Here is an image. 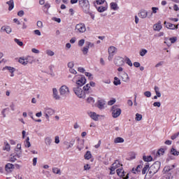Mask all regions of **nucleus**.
Here are the masks:
<instances>
[{"mask_svg": "<svg viewBox=\"0 0 179 179\" xmlns=\"http://www.w3.org/2000/svg\"><path fill=\"white\" fill-rule=\"evenodd\" d=\"M71 82L76 83L78 87H82L86 84V78L83 75H76L72 78Z\"/></svg>", "mask_w": 179, "mask_h": 179, "instance_id": "1", "label": "nucleus"}, {"mask_svg": "<svg viewBox=\"0 0 179 179\" xmlns=\"http://www.w3.org/2000/svg\"><path fill=\"white\" fill-rule=\"evenodd\" d=\"M160 162H155L148 169L150 177H153L160 170Z\"/></svg>", "mask_w": 179, "mask_h": 179, "instance_id": "2", "label": "nucleus"}, {"mask_svg": "<svg viewBox=\"0 0 179 179\" xmlns=\"http://www.w3.org/2000/svg\"><path fill=\"white\" fill-rule=\"evenodd\" d=\"M79 5L85 13H89L90 10V4L89 0H78Z\"/></svg>", "mask_w": 179, "mask_h": 179, "instance_id": "3", "label": "nucleus"}, {"mask_svg": "<svg viewBox=\"0 0 179 179\" xmlns=\"http://www.w3.org/2000/svg\"><path fill=\"white\" fill-rule=\"evenodd\" d=\"M111 111H112V117L113 118H118L119 115H121V108H118V106L114 105L111 108Z\"/></svg>", "mask_w": 179, "mask_h": 179, "instance_id": "4", "label": "nucleus"}, {"mask_svg": "<svg viewBox=\"0 0 179 179\" xmlns=\"http://www.w3.org/2000/svg\"><path fill=\"white\" fill-rule=\"evenodd\" d=\"M73 90L75 94H76V96H78V97H79L80 99L85 98V92H83L80 87H76L73 88Z\"/></svg>", "mask_w": 179, "mask_h": 179, "instance_id": "5", "label": "nucleus"}, {"mask_svg": "<svg viewBox=\"0 0 179 179\" xmlns=\"http://www.w3.org/2000/svg\"><path fill=\"white\" fill-rule=\"evenodd\" d=\"M75 30L76 33L82 34V33H85V31H86V26L83 23L77 24L76 25Z\"/></svg>", "mask_w": 179, "mask_h": 179, "instance_id": "6", "label": "nucleus"}, {"mask_svg": "<svg viewBox=\"0 0 179 179\" xmlns=\"http://www.w3.org/2000/svg\"><path fill=\"white\" fill-rule=\"evenodd\" d=\"M59 94L62 97H66L69 94V88L66 85H63L59 89Z\"/></svg>", "mask_w": 179, "mask_h": 179, "instance_id": "7", "label": "nucleus"}, {"mask_svg": "<svg viewBox=\"0 0 179 179\" xmlns=\"http://www.w3.org/2000/svg\"><path fill=\"white\" fill-rule=\"evenodd\" d=\"M114 64L117 66H124L125 62L124 61V58L120 56H117L114 59Z\"/></svg>", "mask_w": 179, "mask_h": 179, "instance_id": "8", "label": "nucleus"}, {"mask_svg": "<svg viewBox=\"0 0 179 179\" xmlns=\"http://www.w3.org/2000/svg\"><path fill=\"white\" fill-rule=\"evenodd\" d=\"M87 45H85L83 49L82 52L84 55H87V52H89V48L90 47H93V43L90 42H86Z\"/></svg>", "mask_w": 179, "mask_h": 179, "instance_id": "9", "label": "nucleus"}, {"mask_svg": "<svg viewBox=\"0 0 179 179\" xmlns=\"http://www.w3.org/2000/svg\"><path fill=\"white\" fill-rule=\"evenodd\" d=\"M10 156L11 157L10 158V162H11L12 163H15V162L17 161V159L22 157V151H20L15 155H11Z\"/></svg>", "mask_w": 179, "mask_h": 179, "instance_id": "10", "label": "nucleus"}, {"mask_svg": "<svg viewBox=\"0 0 179 179\" xmlns=\"http://www.w3.org/2000/svg\"><path fill=\"white\" fill-rule=\"evenodd\" d=\"M5 170L7 173H12L15 170V165L13 164L8 163L5 166Z\"/></svg>", "mask_w": 179, "mask_h": 179, "instance_id": "11", "label": "nucleus"}, {"mask_svg": "<svg viewBox=\"0 0 179 179\" xmlns=\"http://www.w3.org/2000/svg\"><path fill=\"white\" fill-rule=\"evenodd\" d=\"M106 106V101L101 99L97 101V107L99 110H104Z\"/></svg>", "mask_w": 179, "mask_h": 179, "instance_id": "12", "label": "nucleus"}, {"mask_svg": "<svg viewBox=\"0 0 179 179\" xmlns=\"http://www.w3.org/2000/svg\"><path fill=\"white\" fill-rule=\"evenodd\" d=\"M138 16L141 19H146L148 17V11L146 10H141L138 13Z\"/></svg>", "mask_w": 179, "mask_h": 179, "instance_id": "13", "label": "nucleus"}, {"mask_svg": "<svg viewBox=\"0 0 179 179\" xmlns=\"http://www.w3.org/2000/svg\"><path fill=\"white\" fill-rule=\"evenodd\" d=\"M154 30L155 31H160V30H162V21H158V22L157 24H154Z\"/></svg>", "mask_w": 179, "mask_h": 179, "instance_id": "14", "label": "nucleus"}, {"mask_svg": "<svg viewBox=\"0 0 179 179\" xmlns=\"http://www.w3.org/2000/svg\"><path fill=\"white\" fill-rule=\"evenodd\" d=\"M88 114H89L90 117H91V118L92 120H94V121H99V117H100L99 115H98L97 113H96L94 112H90Z\"/></svg>", "mask_w": 179, "mask_h": 179, "instance_id": "15", "label": "nucleus"}, {"mask_svg": "<svg viewBox=\"0 0 179 179\" xmlns=\"http://www.w3.org/2000/svg\"><path fill=\"white\" fill-rule=\"evenodd\" d=\"M164 24L166 26V29H170L171 30H176V25L173 24L165 21L164 22Z\"/></svg>", "mask_w": 179, "mask_h": 179, "instance_id": "16", "label": "nucleus"}, {"mask_svg": "<svg viewBox=\"0 0 179 179\" xmlns=\"http://www.w3.org/2000/svg\"><path fill=\"white\" fill-rule=\"evenodd\" d=\"M1 31H6L7 34H10V33H12V28H10L9 26H3L1 27Z\"/></svg>", "mask_w": 179, "mask_h": 179, "instance_id": "17", "label": "nucleus"}, {"mask_svg": "<svg viewBox=\"0 0 179 179\" xmlns=\"http://www.w3.org/2000/svg\"><path fill=\"white\" fill-rule=\"evenodd\" d=\"M51 8V5L47 2L45 3V5L43 6V10L45 15H48V8Z\"/></svg>", "mask_w": 179, "mask_h": 179, "instance_id": "18", "label": "nucleus"}, {"mask_svg": "<svg viewBox=\"0 0 179 179\" xmlns=\"http://www.w3.org/2000/svg\"><path fill=\"white\" fill-rule=\"evenodd\" d=\"M6 4L8 5V10H12L15 8V2L13 0H10L6 2Z\"/></svg>", "mask_w": 179, "mask_h": 179, "instance_id": "19", "label": "nucleus"}, {"mask_svg": "<svg viewBox=\"0 0 179 179\" xmlns=\"http://www.w3.org/2000/svg\"><path fill=\"white\" fill-rule=\"evenodd\" d=\"M52 92H53V97L54 99H55V100H59V99H61L59 95H58V90H57V88H53Z\"/></svg>", "mask_w": 179, "mask_h": 179, "instance_id": "20", "label": "nucleus"}, {"mask_svg": "<svg viewBox=\"0 0 179 179\" xmlns=\"http://www.w3.org/2000/svg\"><path fill=\"white\" fill-rule=\"evenodd\" d=\"M116 51H117V48H115L114 46H110L108 49V54H110V55H114V54H115Z\"/></svg>", "mask_w": 179, "mask_h": 179, "instance_id": "21", "label": "nucleus"}, {"mask_svg": "<svg viewBox=\"0 0 179 179\" xmlns=\"http://www.w3.org/2000/svg\"><path fill=\"white\" fill-rule=\"evenodd\" d=\"M116 173L117 176H119V177H122V178L125 177V172L122 171V169H117Z\"/></svg>", "mask_w": 179, "mask_h": 179, "instance_id": "22", "label": "nucleus"}, {"mask_svg": "<svg viewBox=\"0 0 179 179\" xmlns=\"http://www.w3.org/2000/svg\"><path fill=\"white\" fill-rule=\"evenodd\" d=\"M8 71L10 73L12 72H15V71H16V69L12 67V66H6L5 67L3 68L2 71Z\"/></svg>", "mask_w": 179, "mask_h": 179, "instance_id": "23", "label": "nucleus"}, {"mask_svg": "<svg viewBox=\"0 0 179 179\" xmlns=\"http://www.w3.org/2000/svg\"><path fill=\"white\" fill-rule=\"evenodd\" d=\"M20 64H22V65H27L29 64V61H27V59L24 57H21L19 59Z\"/></svg>", "mask_w": 179, "mask_h": 179, "instance_id": "24", "label": "nucleus"}, {"mask_svg": "<svg viewBox=\"0 0 179 179\" xmlns=\"http://www.w3.org/2000/svg\"><path fill=\"white\" fill-rule=\"evenodd\" d=\"M124 140L122 137H117L114 139V143H124Z\"/></svg>", "mask_w": 179, "mask_h": 179, "instance_id": "25", "label": "nucleus"}, {"mask_svg": "<svg viewBox=\"0 0 179 179\" xmlns=\"http://www.w3.org/2000/svg\"><path fill=\"white\" fill-rule=\"evenodd\" d=\"M154 90L156 93V96L158 97H162V93H160V89L157 86H155Z\"/></svg>", "mask_w": 179, "mask_h": 179, "instance_id": "26", "label": "nucleus"}, {"mask_svg": "<svg viewBox=\"0 0 179 179\" xmlns=\"http://www.w3.org/2000/svg\"><path fill=\"white\" fill-rule=\"evenodd\" d=\"M96 9L98 12H100V13H101L103 12H105V10H107V6H101L99 7H96Z\"/></svg>", "mask_w": 179, "mask_h": 179, "instance_id": "27", "label": "nucleus"}, {"mask_svg": "<svg viewBox=\"0 0 179 179\" xmlns=\"http://www.w3.org/2000/svg\"><path fill=\"white\" fill-rule=\"evenodd\" d=\"M84 157L86 160H90V159H92V152L90 151H87Z\"/></svg>", "mask_w": 179, "mask_h": 179, "instance_id": "28", "label": "nucleus"}, {"mask_svg": "<svg viewBox=\"0 0 179 179\" xmlns=\"http://www.w3.org/2000/svg\"><path fill=\"white\" fill-rule=\"evenodd\" d=\"M52 142V139H51V137H46L45 138V143L47 145V146H50Z\"/></svg>", "mask_w": 179, "mask_h": 179, "instance_id": "29", "label": "nucleus"}, {"mask_svg": "<svg viewBox=\"0 0 179 179\" xmlns=\"http://www.w3.org/2000/svg\"><path fill=\"white\" fill-rule=\"evenodd\" d=\"M149 169H150L149 164H146L142 170V174H146V173L149 171Z\"/></svg>", "mask_w": 179, "mask_h": 179, "instance_id": "30", "label": "nucleus"}, {"mask_svg": "<svg viewBox=\"0 0 179 179\" xmlns=\"http://www.w3.org/2000/svg\"><path fill=\"white\" fill-rule=\"evenodd\" d=\"M113 84L115 85V86H118V85H121V80L117 77H115Z\"/></svg>", "mask_w": 179, "mask_h": 179, "instance_id": "31", "label": "nucleus"}, {"mask_svg": "<svg viewBox=\"0 0 179 179\" xmlns=\"http://www.w3.org/2000/svg\"><path fill=\"white\" fill-rule=\"evenodd\" d=\"M54 113H55L54 111V110H52L50 108H46L45 110V114H49L50 115H52L54 114Z\"/></svg>", "mask_w": 179, "mask_h": 179, "instance_id": "32", "label": "nucleus"}, {"mask_svg": "<svg viewBox=\"0 0 179 179\" xmlns=\"http://www.w3.org/2000/svg\"><path fill=\"white\" fill-rule=\"evenodd\" d=\"M110 8L113 10H117V9H118V4L114 2L110 3Z\"/></svg>", "mask_w": 179, "mask_h": 179, "instance_id": "33", "label": "nucleus"}, {"mask_svg": "<svg viewBox=\"0 0 179 179\" xmlns=\"http://www.w3.org/2000/svg\"><path fill=\"white\" fill-rule=\"evenodd\" d=\"M143 160H144V162H152V160H153V157H152V156H143Z\"/></svg>", "mask_w": 179, "mask_h": 179, "instance_id": "34", "label": "nucleus"}, {"mask_svg": "<svg viewBox=\"0 0 179 179\" xmlns=\"http://www.w3.org/2000/svg\"><path fill=\"white\" fill-rule=\"evenodd\" d=\"M24 146L25 148H30L31 146V144L30 143V138L27 137L25 142H24Z\"/></svg>", "mask_w": 179, "mask_h": 179, "instance_id": "35", "label": "nucleus"}, {"mask_svg": "<svg viewBox=\"0 0 179 179\" xmlns=\"http://www.w3.org/2000/svg\"><path fill=\"white\" fill-rule=\"evenodd\" d=\"M171 153L173 156H178L179 155V152H178L177 150H176L174 148H171Z\"/></svg>", "mask_w": 179, "mask_h": 179, "instance_id": "36", "label": "nucleus"}, {"mask_svg": "<svg viewBox=\"0 0 179 179\" xmlns=\"http://www.w3.org/2000/svg\"><path fill=\"white\" fill-rule=\"evenodd\" d=\"M121 166V164H120V161L116 160L113 164L112 166L115 167V169H118V167Z\"/></svg>", "mask_w": 179, "mask_h": 179, "instance_id": "37", "label": "nucleus"}, {"mask_svg": "<svg viewBox=\"0 0 179 179\" xmlns=\"http://www.w3.org/2000/svg\"><path fill=\"white\" fill-rule=\"evenodd\" d=\"M46 54L49 57H54V55H55V53L51 50H46Z\"/></svg>", "mask_w": 179, "mask_h": 179, "instance_id": "38", "label": "nucleus"}, {"mask_svg": "<svg viewBox=\"0 0 179 179\" xmlns=\"http://www.w3.org/2000/svg\"><path fill=\"white\" fill-rule=\"evenodd\" d=\"M52 173H54L55 174L61 175V169H59L58 168H53L52 169Z\"/></svg>", "mask_w": 179, "mask_h": 179, "instance_id": "39", "label": "nucleus"}, {"mask_svg": "<svg viewBox=\"0 0 179 179\" xmlns=\"http://www.w3.org/2000/svg\"><path fill=\"white\" fill-rule=\"evenodd\" d=\"M14 41L15 43H16V44H17V45H19L20 47H23V43L22 41H20V40L17 39V38H14Z\"/></svg>", "mask_w": 179, "mask_h": 179, "instance_id": "40", "label": "nucleus"}, {"mask_svg": "<svg viewBox=\"0 0 179 179\" xmlns=\"http://www.w3.org/2000/svg\"><path fill=\"white\" fill-rule=\"evenodd\" d=\"M3 150L9 152V150H10V145H9V143H5V146L3 148Z\"/></svg>", "mask_w": 179, "mask_h": 179, "instance_id": "41", "label": "nucleus"}, {"mask_svg": "<svg viewBox=\"0 0 179 179\" xmlns=\"http://www.w3.org/2000/svg\"><path fill=\"white\" fill-rule=\"evenodd\" d=\"M148 54V50L145 49H143L140 51V55L141 57H145Z\"/></svg>", "mask_w": 179, "mask_h": 179, "instance_id": "42", "label": "nucleus"}, {"mask_svg": "<svg viewBox=\"0 0 179 179\" xmlns=\"http://www.w3.org/2000/svg\"><path fill=\"white\" fill-rule=\"evenodd\" d=\"M157 155H158L159 156H163L164 155V148L159 149L157 151Z\"/></svg>", "mask_w": 179, "mask_h": 179, "instance_id": "43", "label": "nucleus"}, {"mask_svg": "<svg viewBox=\"0 0 179 179\" xmlns=\"http://www.w3.org/2000/svg\"><path fill=\"white\" fill-rule=\"evenodd\" d=\"M164 179H171L173 178V176H171V173H166L165 176H163Z\"/></svg>", "mask_w": 179, "mask_h": 179, "instance_id": "44", "label": "nucleus"}, {"mask_svg": "<svg viewBox=\"0 0 179 179\" xmlns=\"http://www.w3.org/2000/svg\"><path fill=\"white\" fill-rule=\"evenodd\" d=\"M135 120L136 121H141L142 120V115L136 113Z\"/></svg>", "mask_w": 179, "mask_h": 179, "instance_id": "45", "label": "nucleus"}, {"mask_svg": "<svg viewBox=\"0 0 179 179\" xmlns=\"http://www.w3.org/2000/svg\"><path fill=\"white\" fill-rule=\"evenodd\" d=\"M126 64H127V65H129V66H132V62L131 61V59L129 57H126Z\"/></svg>", "mask_w": 179, "mask_h": 179, "instance_id": "46", "label": "nucleus"}, {"mask_svg": "<svg viewBox=\"0 0 179 179\" xmlns=\"http://www.w3.org/2000/svg\"><path fill=\"white\" fill-rule=\"evenodd\" d=\"M144 96H145V97H151L152 92H150V91H146L144 92Z\"/></svg>", "mask_w": 179, "mask_h": 179, "instance_id": "47", "label": "nucleus"}, {"mask_svg": "<svg viewBox=\"0 0 179 179\" xmlns=\"http://www.w3.org/2000/svg\"><path fill=\"white\" fill-rule=\"evenodd\" d=\"M67 66H68V68H69V69H71L73 68V66H75V64H73V62H70L68 63Z\"/></svg>", "mask_w": 179, "mask_h": 179, "instance_id": "48", "label": "nucleus"}, {"mask_svg": "<svg viewBox=\"0 0 179 179\" xmlns=\"http://www.w3.org/2000/svg\"><path fill=\"white\" fill-rule=\"evenodd\" d=\"M89 89H90V85L87 84L85 86L83 87L84 92H88Z\"/></svg>", "mask_w": 179, "mask_h": 179, "instance_id": "49", "label": "nucleus"}, {"mask_svg": "<svg viewBox=\"0 0 179 179\" xmlns=\"http://www.w3.org/2000/svg\"><path fill=\"white\" fill-rule=\"evenodd\" d=\"M85 44V39H81L78 41V45L79 47H83V45Z\"/></svg>", "mask_w": 179, "mask_h": 179, "instance_id": "50", "label": "nucleus"}, {"mask_svg": "<svg viewBox=\"0 0 179 179\" xmlns=\"http://www.w3.org/2000/svg\"><path fill=\"white\" fill-rule=\"evenodd\" d=\"M169 41H171V44H174L176 41H177V37L174 36L171 38H169Z\"/></svg>", "mask_w": 179, "mask_h": 179, "instance_id": "51", "label": "nucleus"}, {"mask_svg": "<svg viewBox=\"0 0 179 179\" xmlns=\"http://www.w3.org/2000/svg\"><path fill=\"white\" fill-rule=\"evenodd\" d=\"M87 101V103H94V99L92 96L88 97Z\"/></svg>", "mask_w": 179, "mask_h": 179, "instance_id": "52", "label": "nucleus"}, {"mask_svg": "<svg viewBox=\"0 0 179 179\" xmlns=\"http://www.w3.org/2000/svg\"><path fill=\"white\" fill-rule=\"evenodd\" d=\"M85 76L89 77V79H90L91 80H92V79H93L92 73H90L89 72H85Z\"/></svg>", "mask_w": 179, "mask_h": 179, "instance_id": "53", "label": "nucleus"}, {"mask_svg": "<svg viewBox=\"0 0 179 179\" xmlns=\"http://www.w3.org/2000/svg\"><path fill=\"white\" fill-rule=\"evenodd\" d=\"M69 72L70 73H73V75H76V73H78L76 70H75L73 68L69 69Z\"/></svg>", "mask_w": 179, "mask_h": 179, "instance_id": "54", "label": "nucleus"}, {"mask_svg": "<svg viewBox=\"0 0 179 179\" xmlns=\"http://www.w3.org/2000/svg\"><path fill=\"white\" fill-rule=\"evenodd\" d=\"M6 110H9V108H4L1 111V115H3V118L6 117V114H5V113H6Z\"/></svg>", "mask_w": 179, "mask_h": 179, "instance_id": "55", "label": "nucleus"}, {"mask_svg": "<svg viewBox=\"0 0 179 179\" xmlns=\"http://www.w3.org/2000/svg\"><path fill=\"white\" fill-rule=\"evenodd\" d=\"M52 20H54L55 22H57V23H61V18L53 17L52 18Z\"/></svg>", "mask_w": 179, "mask_h": 179, "instance_id": "56", "label": "nucleus"}, {"mask_svg": "<svg viewBox=\"0 0 179 179\" xmlns=\"http://www.w3.org/2000/svg\"><path fill=\"white\" fill-rule=\"evenodd\" d=\"M178 135H179V132L172 135L171 136V139H172V141H174V139H176L178 136Z\"/></svg>", "mask_w": 179, "mask_h": 179, "instance_id": "57", "label": "nucleus"}, {"mask_svg": "<svg viewBox=\"0 0 179 179\" xmlns=\"http://www.w3.org/2000/svg\"><path fill=\"white\" fill-rule=\"evenodd\" d=\"M142 169V165H138L135 171H136L137 173H141V169Z\"/></svg>", "mask_w": 179, "mask_h": 179, "instance_id": "58", "label": "nucleus"}, {"mask_svg": "<svg viewBox=\"0 0 179 179\" xmlns=\"http://www.w3.org/2000/svg\"><path fill=\"white\" fill-rule=\"evenodd\" d=\"M24 15V11H23V10H20L17 13V16H20V17H22Z\"/></svg>", "mask_w": 179, "mask_h": 179, "instance_id": "59", "label": "nucleus"}, {"mask_svg": "<svg viewBox=\"0 0 179 179\" xmlns=\"http://www.w3.org/2000/svg\"><path fill=\"white\" fill-rule=\"evenodd\" d=\"M36 24H37L38 27H39V29H42V27H43V22L38 21Z\"/></svg>", "mask_w": 179, "mask_h": 179, "instance_id": "60", "label": "nucleus"}, {"mask_svg": "<svg viewBox=\"0 0 179 179\" xmlns=\"http://www.w3.org/2000/svg\"><path fill=\"white\" fill-rule=\"evenodd\" d=\"M34 34H36V36H41V32L38 29L34 30Z\"/></svg>", "mask_w": 179, "mask_h": 179, "instance_id": "61", "label": "nucleus"}, {"mask_svg": "<svg viewBox=\"0 0 179 179\" xmlns=\"http://www.w3.org/2000/svg\"><path fill=\"white\" fill-rule=\"evenodd\" d=\"M115 103V99H112L108 102V106H113Z\"/></svg>", "mask_w": 179, "mask_h": 179, "instance_id": "62", "label": "nucleus"}, {"mask_svg": "<svg viewBox=\"0 0 179 179\" xmlns=\"http://www.w3.org/2000/svg\"><path fill=\"white\" fill-rule=\"evenodd\" d=\"M153 106L154 107H160V106H162V103L160 102H154Z\"/></svg>", "mask_w": 179, "mask_h": 179, "instance_id": "63", "label": "nucleus"}, {"mask_svg": "<svg viewBox=\"0 0 179 179\" xmlns=\"http://www.w3.org/2000/svg\"><path fill=\"white\" fill-rule=\"evenodd\" d=\"M84 170L87 171V170H90V165H89V164H87L84 166Z\"/></svg>", "mask_w": 179, "mask_h": 179, "instance_id": "64", "label": "nucleus"}]
</instances>
